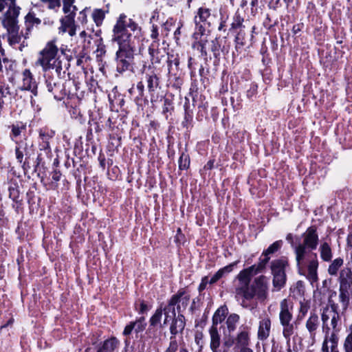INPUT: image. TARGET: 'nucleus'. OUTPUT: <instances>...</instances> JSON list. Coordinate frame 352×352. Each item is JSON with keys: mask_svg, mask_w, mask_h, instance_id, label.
<instances>
[{"mask_svg": "<svg viewBox=\"0 0 352 352\" xmlns=\"http://www.w3.org/2000/svg\"><path fill=\"white\" fill-rule=\"evenodd\" d=\"M150 309V307L144 301L141 300L140 303V308L138 310L139 314H146L148 310Z\"/></svg>", "mask_w": 352, "mask_h": 352, "instance_id": "obj_55", "label": "nucleus"}, {"mask_svg": "<svg viewBox=\"0 0 352 352\" xmlns=\"http://www.w3.org/2000/svg\"><path fill=\"white\" fill-rule=\"evenodd\" d=\"M343 349L344 352H352V331L346 336Z\"/></svg>", "mask_w": 352, "mask_h": 352, "instance_id": "obj_50", "label": "nucleus"}, {"mask_svg": "<svg viewBox=\"0 0 352 352\" xmlns=\"http://www.w3.org/2000/svg\"><path fill=\"white\" fill-rule=\"evenodd\" d=\"M145 81L148 91L151 96V102L156 100L155 93L160 87V76L155 71L151 70L145 74Z\"/></svg>", "mask_w": 352, "mask_h": 352, "instance_id": "obj_18", "label": "nucleus"}, {"mask_svg": "<svg viewBox=\"0 0 352 352\" xmlns=\"http://www.w3.org/2000/svg\"><path fill=\"white\" fill-rule=\"evenodd\" d=\"M52 179L54 182H58L61 177V173L59 170H55L51 173Z\"/></svg>", "mask_w": 352, "mask_h": 352, "instance_id": "obj_59", "label": "nucleus"}, {"mask_svg": "<svg viewBox=\"0 0 352 352\" xmlns=\"http://www.w3.org/2000/svg\"><path fill=\"white\" fill-rule=\"evenodd\" d=\"M158 36H159V33H158L157 25H152V29H151V38L153 41H157V43H159Z\"/></svg>", "mask_w": 352, "mask_h": 352, "instance_id": "obj_57", "label": "nucleus"}, {"mask_svg": "<svg viewBox=\"0 0 352 352\" xmlns=\"http://www.w3.org/2000/svg\"><path fill=\"white\" fill-rule=\"evenodd\" d=\"M293 234L289 233L286 236V240L291 244V246L294 250V247L296 245L294 243Z\"/></svg>", "mask_w": 352, "mask_h": 352, "instance_id": "obj_61", "label": "nucleus"}, {"mask_svg": "<svg viewBox=\"0 0 352 352\" xmlns=\"http://www.w3.org/2000/svg\"><path fill=\"white\" fill-rule=\"evenodd\" d=\"M173 107H172L171 101L168 98H165L162 107V113L165 115L166 118H168L167 113L170 112L171 110H173Z\"/></svg>", "mask_w": 352, "mask_h": 352, "instance_id": "obj_53", "label": "nucleus"}, {"mask_svg": "<svg viewBox=\"0 0 352 352\" xmlns=\"http://www.w3.org/2000/svg\"><path fill=\"white\" fill-rule=\"evenodd\" d=\"M177 292H181V301L175 307V314H170L169 321L170 336L176 337L179 333H182L186 327V318L182 312L187 308L190 299V296L184 288H180Z\"/></svg>", "mask_w": 352, "mask_h": 352, "instance_id": "obj_6", "label": "nucleus"}, {"mask_svg": "<svg viewBox=\"0 0 352 352\" xmlns=\"http://www.w3.org/2000/svg\"><path fill=\"white\" fill-rule=\"evenodd\" d=\"M210 31L206 30V28L199 29L195 28V31L192 34V38L194 40L192 47L194 49H197L201 52V56L206 57L208 56V47L209 45V36Z\"/></svg>", "mask_w": 352, "mask_h": 352, "instance_id": "obj_13", "label": "nucleus"}, {"mask_svg": "<svg viewBox=\"0 0 352 352\" xmlns=\"http://www.w3.org/2000/svg\"><path fill=\"white\" fill-rule=\"evenodd\" d=\"M210 342V349L219 348L221 344V336L219 333L217 327H211L209 330Z\"/></svg>", "mask_w": 352, "mask_h": 352, "instance_id": "obj_36", "label": "nucleus"}, {"mask_svg": "<svg viewBox=\"0 0 352 352\" xmlns=\"http://www.w3.org/2000/svg\"><path fill=\"white\" fill-rule=\"evenodd\" d=\"M319 252L320 258L324 262H330L333 258V251L331 245L327 242L323 241L319 246Z\"/></svg>", "mask_w": 352, "mask_h": 352, "instance_id": "obj_29", "label": "nucleus"}, {"mask_svg": "<svg viewBox=\"0 0 352 352\" xmlns=\"http://www.w3.org/2000/svg\"><path fill=\"white\" fill-rule=\"evenodd\" d=\"M75 0H63V11L65 14L70 12V10H77V8L74 6Z\"/></svg>", "mask_w": 352, "mask_h": 352, "instance_id": "obj_51", "label": "nucleus"}, {"mask_svg": "<svg viewBox=\"0 0 352 352\" xmlns=\"http://www.w3.org/2000/svg\"><path fill=\"white\" fill-rule=\"evenodd\" d=\"M47 91L51 93L56 100H63L67 95V91L60 78H48L46 80Z\"/></svg>", "mask_w": 352, "mask_h": 352, "instance_id": "obj_15", "label": "nucleus"}, {"mask_svg": "<svg viewBox=\"0 0 352 352\" xmlns=\"http://www.w3.org/2000/svg\"><path fill=\"white\" fill-rule=\"evenodd\" d=\"M179 349V343L176 340V337L170 336V342L168 347L166 349L164 352H177Z\"/></svg>", "mask_w": 352, "mask_h": 352, "instance_id": "obj_48", "label": "nucleus"}, {"mask_svg": "<svg viewBox=\"0 0 352 352\" xmlns=\"http://www.w3.org/2000/svg\"><path fill=\"white\" fill-rule=\"evenodd\" d=\"M346 244L348 247L352 248V231H351L346 238Z\"/></svg>", "mask_w": 352, "mask_h": 352, "instance_id": "obj_62", "label": "nucleus"}, {"mask_svg": "<svg viewBox=\"0 0 352 352\" xmlns=\"http://www.w3.org/2000/svg\"><path fill=\"white\" fill-rule=\"evenodd\" d=\"M141 28L132 19L121 14L113 28L112 41L118 45L116 53V71L120 74L131 69L134 59L135 41Z\"/></svg>", "mask_w": 352, "mask_h": 352, "instance_id": "obj_1", "label": "nucleus"}, {"mask_svg": "<svg viewBox=\"0 0 352 352\" xmlns=\"http://www.w3.org/2000/svg\"><path fill=\"white\" fill-rule=\"evenodd\" d=\"M320 322L318 314L315 312H311L305 322V327L309 334L310 338L313 340L315 339L320 327Z\"/></svg>", "mask_w": 352, "mask_h": 352, "instance_id": "obj_21", "label": "nucleus"}, {"mask_svg": "<svg viewBox=\"0 0 352 352\" xmlns=\"http://www.w3.org/2000/svg\"><path fill=\"white\" fill-rule=\"evenodd\" d=\"M218 16L212 10L202 6L197 9L194 16L195 28H210L217 22Z\"/></svg>", "mask_w": 352, "mask_h": 352, "instance_id": "obj_12", "label": "nucleus"}, {"mask_svg": "<svg viewBox=\"0 0 352 352\" xmlns=\"http://www.w3.org/2000/svg\"><path fill=\"white\" fill-rule=\"evenodd\" d=\"M120 344V340L112 336L100 343L96 352H114Z\"/></svg>", "mask_w": 352, "mask_h": 352, "instance_id": "obj_23", "label": "nucleus"}, {"mask_svg": "<svg viewBox=\"0 0 352 352\" xmlns=\"http://www.w3.org/2000/svg\"><path fill=\"white\" fill-rule=\"evenodd\" d=\"M6 25L7 26L4 27L8 30L9 34L8 40L10 44L19 43L21 41V36L23 37V35L21 34V32L20 34L19 33V26H13V21L6 22Z\"/></svg>", "mask_w": 352, "mask_h": 352, "instance_id": "obj_25", "label": "nucleus"}, {"mask_svg": "<svg viewBox=\"0 0 352 352\" xmlns=\"http://www.w3.org/2000/svg\"><path fill=\"white\" fill-rule=\"evenodd\" d=\"M267 5V7L270 10H276L278 8L281 7L282 3H280V0H261ZM294 0H283V3L287 8L293 3Z\"/></svg>", "mask_w": 352, "mask_h": 352, "instance_id": "obj_40", "label": "nucleus"}, {"mask_svg": "<svg viewBox=\"0 0 352 352\" xmlns=\"http://www.w3.org/2000/svg\"><path fill=\"white\" fill-rule=\"evenodd\" d=\"M179 170H186L190 166V157L188 154L182 153L179 159Z\"/></svg>", "mask_w": 352, "mask_h": 352, "instance_id": "obj_45", "label": "nucleus"}, {"mask_svg": "<svg viewBox=\"0 0 352 352\" xmlns=\"http://www.w3.org/2000/svg\"><path fill=\"white\" fill-rule=\"evenodd\" d=\"M272 322L268 316L261 318L258 324V339L263 341L268 338L270 334Z\"/></svg>", "mask_w": 352, "mask_h": 352, "instance_id": "obj_22", "label": "nucleus"}, {"mask_svg": "<svg viewBox=\"0 0 352 352\" xmlns=\"http://www.w3.org/2000/svg\"><path fill=\"white\" fill-rule=\"evenodd\" d=\"M294 303L287 299H283L280 303L279 320L283 327V336L289 340L290 337L294 333V325L292 322L293 320Z\"/></svg>", "mask_w": 352, "mask_h": 352, "instance_id": "obj_9", "label": "nucleus"}, {"mask_svg": "<svg viewBox=\"0 0 352 352\" xmlns=\"http://www.w3.org/2000/svg\"><path fill=\"white\" fill-rule=\"evenodd\" d=\"M236 32V36H235V38H234V41L236 43V47L237 46H244L246 43V39H245V32L244 31V29L243 30H237V31H235Z\"/></svg>", "mask_w": 352, "mask_h": 352, "instance_id": "obj_44", "label": "nucleus"}, {"mask_svg": "<svg viewBox=\"0 0 352 352\" xmlns=\"http://www.w3.org/2000/svg\"><path fill=\"white\" fill-rule=\"evenodd\" d=\"M41 23L40 19L36 16L34 12H29L25 16V32L21 31V34L25 38L29 37V34L34 25H38Z\"/></svg>", "mask_w": 352, "mask_h": 352, "instance_id": "obj_27", "label": "nucleus"}, {"mask_svg": "<svg viewBox=\"0 0 352 352\" xmlns=\"http://www.w3.org/2000/svg\"><path fill=\"white\" fill-rule=\"evenodd\" d=\"M15 147V155L17 162L22 164V167H25V162L24 160V155H27V144H23L22 142H16Z\"/></svg>", "mask_w": 352, "mask_h": 352, "instance_id": "obj_33", "label": "nucleus"}, {"mask_svg": "<svg viewBox=\"0 0 352 352\" xmlns=\"http://www.w3.org/2000/svg\"><path fill=\"white\" fill-rule=\"evenodd\" d=\"M330 262L331 263L329 264L327 269L328 274L331 276H338L340 271V269L344 264V259L341 257H338L333 261L331 260Z\"/></svg>", "mask_w": 352, "mask_h": 352, "instance_id": "obj_32", "label": "nucleus"}, {"mask_svg": "<svg viewBox=\"0 0 352 352\" xmlns=\"http://www.w3.org/2000/svg\"><path fill=\"white\" fill-rule=\"evenodd\" d=\"M58 48L54 41L48 42L45 47L39 52L36 61V65H40L44 72L55 69L57 75L60 76L63 72L62 61L58 56Z\"/></svg>", "mask_w": 352, "mask_h": 352, "instance_id": "obj_4", "label": "nucleus"}, {"mask_svg": "<svg viewBox=\"0 0 352 352\" xmlns=\"http://www.w3.org/2000/svg\"><path fill=\"white\" fill-rule=\"evenodd\" d=\"M228 314V309L226 305L221 306L214 312L212 316V327H217L219 324H221L226 318Z\"/></svg>", "mask_w": 352, "mask_h": 352, "instance_id": "obj_30", "label": "nucleus"}, {"mask_svg": "<svg viewBox=\"0 0 352 352\" xmlns=\"http://www.w3.org/2000/svg\"><path fill=\"white\" fill-rule=\"evenodd\" d=\"M250 332L251 327L248 324H242L240 326L239 332L235 340L234 350L237 349L249 347L250 344Z\"/></svg>", "mask_w": 352, "mask_h": 352, "instance_id": "obj_17", "label": "nucleus"}, {"mask_svg": "<svg viewBox=\"0 0 352 352\" xmlns=\"http://www.w3.org/2000/svg\"><path fill=\"white\" fill-rule=\"evenodd\" d=\"M339 336L324 338L322 352H340L338 350Z\"/></svg>", "mask_w": 352, "mask_h": 352, "instance_id": "obj_26", "label": "nucleus"}, {"mask_svg": "<svg viewBox=\"0 0 352 352\" xmlns=\"http://www.w3.org/2000/svg\"><path fill=\"white\" fill-rule=\"evenodd\" d=\"M173 63H174L175 66H178L179 64V61L178 58H174V60L168 59V67L169 73L170 72Z\"/></svg>", "mask_w": 352, "mask_h": 352, "instance_id": "obj_60", "label": "nucleus"}, {"mask_svg": "<svg viewBox=\"0 0 352 352\" xmlns=\"http://www.w3.org/2000/svg\"><path fill=\"white\" fill-rule=\"evenodd\" d=\"M338 283V301L342 307V314H344L352 300V270L344 267L340 270L337 278Z\"/></svg>", "mask_w": 352, "mask_h": 352, "instance_id": "obj_7", "label": "nucleus"}, {"mask_svg": "<svg viewBox=\"0 0 352 352\" xmlns=\"http://www.w3.org/2000/svg\"><path fill=\"white\" fill-rule=\"evenodd\" d=\"M9 197L15 203H19L21 200L20 199V191L18 184L16 182L11 183L8 187Z\"/></svg>", "mask_w": 352, "mask_h": 352, "instance_id": "obj_38", "label": "nucleus"}, {"mask_svg": "<svg viewBox=\"0 0 352 352\" xmlns=\"http://www.w3.org/2000/svg\"><path fill=\"white\" fill-rule=\"evenodd\" d=\"M283 244V242L282 240L276 241L271 244L267 249L263 251L257 263L265 270L267 265L270 261L271 256H273L278 252L281 249Z\"/></svg>", "mask_w": 352, "mask_h": 352, "instance_id": "obj_16", "label": "nucleus"}, {"mask_svg": "<svg viewBox=\"0 0 352 352\" xmlns=\"http://www.w3.org/2000/svg\"><path fill=\"white\" fill-rule=\"evenodd\" d=\"M239 261H236L221 269H219L210 278V285L217 283L220 278L224 277L229 273L232 272L236 265L239 263Z\"/></svg>", "mask_w": 352, "mask_h": 352, "instance_id": "obj_28", "label": "nucleus"}, {"mask_svg": "<svg viewBox=\"0 0 352 352\" xmlns=\"http://www.w3.org/2000/svg\"><path fill=\"white\" fill-rule=\"evenodd\" d=\"M310 309V305L308 301L305 300L300 302V307L298 310V319L299 320H302L307 315L309 309Z\"/></svg>", "mask_w": 352, "mask_h": 352, "instance_id": "obj_42", "label": "nucleus"}, {"mask_svg": "<svg viewBox=\"0 0 352 352\" xmlns=\"http://www.w3.org/2000/svg\"><path fill=\"white\" fill-rule=\"evenodd\" d=\"M159 43L157 41H153L148 47V54L151 56L152 63H157L160 62L161 57L164 55H160V50L157 49Z\"/></svg>", "mask_w": 352, "mask_h": 352, "instance_id": "obj_34", "label": "nucleus"}, {"mask_svg": "<svg viewBox=\"0 0 352 352\" xmlns=\"http://www.w3.org/2000/svg\"><path fill=\"white\" fill-rule=\"evenodd\" d=\"M267 295V280L264 275L256 277L253 283L244 292L242 296L245 300H252L254 297L258 300H264Z\"/></svg>", "mask_w": 352, "mask_h": 352, "instance_id": "obj_11", "label": "nucleus"}, {"mask_svg": "<svg viewBox=\"0 0 352 352\" xmlns=\"http://www.w3.org/2000/svg\"><path fill=\"white\" fill-rule=\"evenodd\" d=\"M17 91H28L34 96L38 94L37 82L29 69H25L21 74V80L19 83Z\"/></svg>", "mask_w": 352, "mask_h": 352, "instance_id": "obj_14", "label": "nucleus"}, {"mask_svg": "<svg viewBox=\"0 0 352 352\" xmlns=\"http://www.w3.org/2000/svg\"><path fill=\"white\" fill-rule=\"evenodd\" d=\"M146 318L142 316L137 318L135 320L129 322L124 327L122 335L124 336H129L134 331L136 334L142 333L146 329Z\"/></svg>", "mask_w": 352, "mask_h": 352, "instance_id": "obj_19", "label": "nucleus"}, {"mask_svg": "<svg viewBox=\"0 0 352 352\" xmlns=\"http://www.w3.org/2000/svg\"><path fill=\"white\" fill-rule=\"evenodd\" d=\"M209 49L213 53L214 57H217L219 55V51L221 48V44L219 43V38H215L212 40L209 45Z\"/></svg>", "mask_w": 352, "mask_h": 352, "instance_id": "obj_46", "label": "nucleus"}, {"mask_svg": "<svg viewBox=\"0 0 352 352\" xmlns=\"http://www.w3.org/2000/svg\"><path fill=\"white\" fill-rule=\"evenodd\" d=\"M137 89L139 92V96L135 99L136 100L142 99L144 96V85L142 81H140L137 84Z\"/></svg>", "mask_w": 352, "mask_h": 352, "instance_id": "obj_56", "label": "nucleus"}, {"mask_svg": "<svg viewBox=\"0 0 352 352\" xmlns=\"http://www.w3.org/2000/svg\"><path fill=\"white\" fill-rule=\"evenodd\" d=\"M239 319L240 316L236 314H231L228 316L226 324L229 333L236 330Z\"/></svg>", "mask_w": 352, "mask_h": 352, "instance_id": "obj_37", "label": "nucleus"}, {"mask_svg": "<svg viewBox=\"0 0 352 352\" xmlns=\"http://www.w3.org/2000/svg\"><path fill=\"white\" fill-rule=\"evenodd\" d=\"M229 19L228 14H223L220 12V16L219 20V25L217 30L219 32H226L227 31V23Z\"/></svg>", "mask_w": 352, "mask_h": 352, "instance_id": "obj_43", "label": "nucleus"}, {"mask_svg": "<svg viewBox=\"0 0 352 352\" xmlns=\"http://www.w3.org/2000/svg\"><path fill=\"white\" fill-rule=\"evenodd\" d=\"M264 272L258 263L241 270L236 277L239 282V285L235 288L236 295L242 296L249 287L252 277Z\"/></svg>", "mask_w": 352, "mask_h": 352, "instance_id": "obj_10", "label": "nucleus"}, {"mask_svg": "<svg viewBox=\"0 0 352 352\" xmlns=\"http://www.w3.org/2000/svg\"><path fill=\"white\" fill-rule=\"evenodd\" d=\"M76 11V10H70V12L67 13L64 17L60 19V26L58 28L60 32H68L70 36H74L76 34L74 24Z\"/></svg>", "mask_w": 352, "mask_h": 352, "instance_id": "obj_20", "label": "nucleus"}, {"mask_svg": "<svg viewBox=\"0 0 352 352\" xmlns=\"http://www.w3.org/2000/svg\"><path fill=\"white\" fill-rule=\"evenodd\" d=\"M244 18L239 11H236L232 16V23L229 28L230 32H235L239 30L245 29Z\"/></svg>", "mask_w": 352, "mask_h": 352, "instance_id": "obj_31", "label": "nucleus"}, {"mask_svg": "<svg viewBox=\"0 0 352 352\" xmlns=\"http://www.w3.org/2000/svg\"><path fill=\"white\" fill-rule=\"evenodd\" d=\"M302 242L294 247V254L298 272L304 275L311 284L318 280L319 262L314 250L319 244V235L316 226H309L301 235Z\"/></svg>", "mask_w": 352, "mask_h": 352, "instance_id": "obj_2", "label": "nucleus"}, {"mask_svg": "<svg viewBox=\"0 0 352 352\" xmlns=\"http://www.w3.org/2000/svg\"><path fill=\"white\" fill-rule=\"evenodd\" d=\"M54 135V132L52 131H47L46 129H41L39 131V136L43 142H47L49 139Z\"/></svg>", "mask_w": 352, "mask_h": 352, "instance_id": "obj_52", "label": "nucleus"}, {"mask_svg": "<svg viewBox=\"0 0 352 352\" xmlns=\"http://www.w3.org/2000/svg\"><path fill=\"white\" fill-rule=\"evenodd\" d=\"M43 4L47 5L49 10L57 11L61 6V0H40Z\"/></svg>", "mask_w": 352, "mask_h": 352, "instance_id": "obj_47", "label": "nucleus"}, {"mask_svg": "<svg viewBox=\"0 0 352 352\" xmlns=\"http://www.w3.org/2000/svg\"><path fill=\"white\" fill-rule=\"evenodd\" d=\"M181 292H177L173 294L170 298L168 300L167 304L165 306L161 305L155 311L154 314L149 319V327L146 330V333L148 335V338H153L156 335V330L153 329L152 327H155L160 324L162 318V314H164V320L163 325H166L169 322L170 314H175V307L177 303L179 302Z\"/></svg>", "mask_w": 352, "mask_h": 352, "instance_id": "obj_5", "label": "nucleus"}, {"mask_svg": "<svg viewBox=\"0 0 352 352\" xmlns=\"http://www.w3.org/2000/svg\"><path fill=\"white\" fill-rule=\"evenodd\" d=\"M19 14V10L14 7H11V5H10L9 6L8 11L6 13L5 18L3 20V26H7L6 22H8V21L10 22L11 21H13V23H14L13 26H18L16 18L18 17Z\"/></svg>", "mask_w": 352, "mask_h": 352, "instance_id": "obj_35", "label": "nucleus"}, {"mask_svg": "<svg viewBox=\"0 0 352 352\" xmlns=\"http://www.w3.org/2000/svg\"><path fill=\"white\" fill-rule=\"evenodd\" d=\"M8 87H6L3 85H0V111L3 109L4 101L3 98H6L10 94V90Z\"/></svg>", "mask_w": 352, "mask_h": 352, "instance_id": "obj_49", "label": "nucleus"}, {"mask_svg": "<svg viewBox=\"0 0 352 352\" xmlns=\"http://www.w3.org/2000/svg\"><path fill=\"white\" fill-rule=\"evenodd\" d=\"M188 102H185L184 107V120L182 122V125L184 127H186L188 129L189 126L191 124V122L192 121L193 118V113L192 111L190 109V105L188 102V100L186 99Z\"/></svg>", "mask_w": 352, "mask_h": 352, "instance_id": "obj_39", "label": "nucleus"}, {"mask_svg": "<svg viewBox=\"0 0 352 352\" xmlns=\"http://www.w3.org/2000/svg\"><path fill=\"white\" fill-rule=\"evenodd\" d=\"M8 127L11 130L10 133V138L15 143L19 142L17 139L22 135V133H24L27 129L26 124L19 121L12 124Z\"/></svg>", "mask_w": 352, "mask_h": 352, "instance_id": "obj_24", "label": "nucleus"}, {"mask_svg": "<svg viewBox=\"0 0 352 352\" xmlns=\"http://www.w3.org/2000/svg\"><path fill=\"white\" fill-rule=\"evenodd\" d=\"M91 17L96 25L99 27L105 18V12L102 9H94L92 11Z\"/></svg>", "mask_w": 352, "mask_h": 352, "instance_id": "obj_41", "label": "nucleus"}, {"mask_svg": "<svg viewBox=\"0 0 352 352\" xmlns=\"http://www.w3.org/2000/svg\"><path fill=\"white\" fill-rule=\"evenodd\" d=\"M287 267H289V261L285 256L274 259L270 263L271 274L273 276L272 285L276 291H280L286 284Z\"/></svg>", "mask_w": 352, "mask_h": 352, "instance_id": "obj_8", "label": "nucleus"}, {"mask_svg": "<svg viewBox=\"0 0 352 352\" xmlns=\"http://www.w3.org/2000/svg\"><path fill=\"white\" fill-rule=\"evenodd\" d=\"M87 10L85 9L79 12L78 20L82 23L85 24L87 22V16L86 14Z\"/></svg>", "mask_w": 352, "mask_h": 352, "instance_id": "obj_58", "label": "nucleus"}, {"mask_svg": "<svg viewBox=\"0 0 352 352\" xmlns=\"http://www.w3.org/2000/svg\"><path fill=\"white\" fill-rule=\"evenodd\" d=\"M233 344L235 345V340L234 339L228 340L223 342V345L228 348L232 346Z\"/></svg>", "mask_w": 352, "mask_h": 352, "instance_id": "obj_63", "label": "nucleus"}, {"mask_svg": "<svg viewBox=\"0 0 352 352\" xmlns=\"http://www.w3.org/2000/svg\"><path fill=\"white\" fill-rule=\"evenodd\" d=\"M322 330L324 338L339 336L342 327L341 315L338 310V305L330 301L329 305L321 309Z\"/></svg>", "mask_w": 352, "mask_h": 352, "instance_id": "obj_3", "label": "nucleus"}, {"mask_svg": "<svg viewBox=\"0 0 352 352\" xmlns=\"http://www.w3.org/2000/svg\"><path fill=\"white\" fill-rule=\"evenodd\" d=\"M208 284L210 285V279H208V276H206L201 278V283L198 287V290L199 292H203L206 288Z\"/></svg>", "mask_w": 352, "mask_h": 352, "instance_id": "obj_54", "label": "nucleus"}, {"mask_svg": "<svg viewBox=\"0 0 352 352\" xmlns=\"http://www.w3.org/2000/svg\"><path fill=\"white\" fill-rule=\"evenodd\" d=\"M236 350L237 352H254L253 350L250 347L237 349Z\"/></svg>", "mask_w": 352, "mask_h": 352, "instance_id": "obj_64", "label": "nucleus"}]
</instances>
